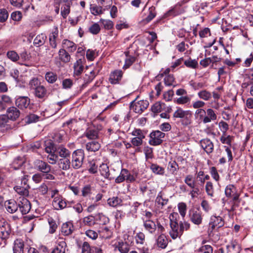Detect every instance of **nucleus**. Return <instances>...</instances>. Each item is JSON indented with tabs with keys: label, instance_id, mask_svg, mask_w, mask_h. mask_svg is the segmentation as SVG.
Instances as JSON below:
<instances>
[{
	"label": "nucleus",
	"instance_id": "f257e3e1",
	"mask_svg": "<svg viewBox=\"0 0 253 253\" xmlns=\"http://www.w3.org/2000/svg\"><path fill=\"white\" fill-rule=\"evenodd\" d=\"M178 214L176 212H172L169 215L170 229L169 231L170 236L172 239L180 238L184 230H188L190 227V224L186 221H177Z\"/></svg>",
	"mask_w": 253,
	"mask_h": 253
},
{
	"label": "nucleus",
	"instance_id": "f03ea898",
	"mask_svg": "<svg viewBox=\"0 0 253 253\" xmlns=\"http://www.w3.org/2000/svg\"><path fill=\"white\" fill-rule=\"evenodd\" d=\"M173 117L181 119L182 124L184 126H188L191 123L192 113L190 110H183L181 108H178L174 112Z\"/></svg>",
	"mask_w": 253,
	"mask_h": 253
},
{
	"label": "nucleus",
	"instance_id": "7ed1b4c3",
	"mask_svg": "<svg viewBox=\"0 0 253 253\" xmlns=\"http://www.w3.org/2000/svg\"><path fill=\"white\" fill-rule=\"evenodd\" d=\"M84 159V151L77 149L74 151L72 156L71 166L74 169H79L83 165Z\"/></svg>",
	"mask_w": 253,
	"mask_h": 253
},
{
	"label": "nucleus",
	"instance_id": "20e7f679",
	"mask_svg": "<svg viewBox=\"0 0 253 253\" xmlns=\"http://www.w3.org/2000/svg\"><path fill=\"white\" fill-rule=\"evenodd\" d=\"M165 133L160 130H155L150 134L149 143L152 146L160 145L163 141Z\"/></svg>",
	"mask_w": 253,
	"mask_h": 253
},
{
	"label": "nucleus",
	"instance_id": "39448f33",
	"mask_svg": "<svg viewBox=\"0 0 253 253\" xmlns=\"http://www.w3.org/2000/svg\"><path fill=\"white\" fill-rule=\"evenodd\" d=\"M135 180V178L133 175L131 174L127 169H123L120 175L115 179V182L120 183L124 181H126L127 182H132Z\"/></svg>",
	"mask_w": 253,
	"mask_h": 253
},
{
	"label": "nucleus",
	"instance_id": "423d86ee",
	"mask_svg": "<svg viewBox=\"0 0 253 253\" xmlns=\"http://www.w3.org/2000/svg\"><path fill=\"white\" fill-rule=\"evenodd\" d=\"M224 224V222L222 217L219 216H212L211 218L209 223L208 230L212 232L213 230L222 227Z\"/></svg>",
	"mask_w": 253,
	"mask_h": 253
},
{
	"label": "nucleus",
	"instance_id": "0eeeda50",
	"mask_svg": "<svg viewBox=\"0 0 253 253\" xmlns=\"http://www.w3.org/2000/svg\"><path fill=\"white\" fill-rule=\"evenodd\" d=\"M85 60L84 57L78 59L73 64V76H80L84 70Z\"/></svg>",
	"mask_w": 253,
	"mask_h": 253
},
{
	"label": "nucleus",
	"instance_id": "6e6552de",
	"mask_svg": "<svg viewBox=\"0 0 253 253\" xmlns=\"http://www.w3.org/2000/svg\"><path fill=\"white\" fill-rule=\"evenodd\" d=\"M11 232L10 225L4 219H0V237L3 240L7 239Z\"/></svg>",
	"mask_w": 253,
	"mask_h": 253
},
{
	"label": "nucleus",
	"instance_id": "1a4fd4ad",
	"mask_svg": "<svg viewBox=\"0 0 253 253\" xmlns=\"http://www.w3.org/2000/svg\"><path fill=\"white\" fill-rule=\"evenodd\" d=\"M56 3L60 4L61 14L65 19L70 11L71 0H56Z\"/></svg>",
	"mask_w": 253,
	"mask_h": 253
},
{
	"label": "nucleus",
	"instance_id": "9d476101",
	"mask_svg": "<svg viewBox=\"0 0 253 253\" xmlns=\"http://www.w3.org/2000/svg\"><path fill=\"white\" fill-rule=\"evenodd\" d=\"M189 216L190 221L194 224L199 225L202 223V213L199 210H193L190 211Z\"/></svg>",
	"mask_w": 253,
	"mask_h": 253
},
{
	"label": "nucleus",
	"instance_id": "9b49d317",
	"mask_svg": "<svg viewBox=\"0 0 253 253\" xmlns=\"http://www.w3.org/2000/svg\"><path fill=\"white\" fill-rule=\"evenodd\" d=\"M225 194L226 197L232 198L233 201L236 202L239 199V194L237 192L236 188L232 184H229L226 187Z\"/></svg>",
	"mask_w": 253,
	"mask_h": 253
},
{
	"label": "nucleus",
	"instance_id": "f8f14e48",
	"mask_svg": "<svg viewBox=\"0 0 253 253\" xmlns=\"http://www.w3.org/2000/svg\"><path fill=\"white\" fill-rule=\"evenodd\" d=\"M18 205L22 214H26L30 211L31 204L30 202L24 197L19 198Z\"/></svg>",
	"mask_w": 253,
	"mask_h": 253
},
{
	"label": "nucleus",
	"instance_id": "ddd939ff",
	"mask_svg": "<svg viewBox=\"0 0 253 253\" xmlns=\"http://www.w3.org/2000/svg\"><path fill=\"white\" fill-rule=\"evenodd\" d=\"M149 106V102L147 100H139L134 103L132 106V109L136 113L141 114Z\"/></svg>",
	"mask_w": 253,
	"mask_h": 253
},
{
	"label": "nucleus",
	"instance_id": "4468645a",
	"mask_svg": "<svg viewBox=\"0 0 253 253\" xmlns=\"http://www.w3.org/2000/svg\"><path fill=\"white\" fill-rule=\"evenodd\" d=\"M34 164L36 168L42 173L49 172L51 170V166L42 160H36Z\"/></svg>",
	"mask_w": 253,
	"mask_h": 253
},
{
	"label": "nucleus",
	"instance_id": "2eb2a0df",
	"mask_svg": "<svg viewBox=\"0 0 253 253\" xmlns=\"http://www.w3.org/2000/svg\"><path fill=\"white\" fill-rule=\"evenodd\" d=\"M202 148L208 154H210L213 152L214 145L212 142L209 138H204L200 141Z\"/></svg>",
	"mask_w": 253,
	"mask_h": 253
},
{
	"label": "nucleus",
	"instance_id": "dca6fc26",
	"mask_svg": "<svg viewBox=\"0 0 253 253\" xmlns=\"http://www.w3.org/2000/svg\"><path fill=\"white\" fill-rule=\"evenodd\" d=\"M58 38V30L57 27L54 28L49 35L50 46L53 49L57 47V41Z\"/></svg>",
	"mask_w": 253,
	"mask_h": 253
},
{
	"label": "nucleus",
	"instance_id": "f3484780",
	"mask_svg": "<svg viewBox=\"0 0 253 253\" xmlns=\"http://www.w3.org/2000/svg\"><path fill=\"white\" fill-rule=\"evenodd\" d=\"M169 199L167 198L165 194L162 191H160L157 195L155 203L159 208L163 209V207L167 205Z\"/></svg>",
	"mask_w": 253,
	"mask_h": 253
},
{
	"label": "nucleus",
	"instance_id": "a211bd4d",
	"mask_svg": "<svg viewBox=\"0 0 253 253\" xmlns=\"http://www.w3.org/2000/svg\"><path fill=\"white\" fill-rule=\"evenodd\" d=\"M123 73L121 70H116L112 72L109 77V82L111 84H118L121 81Z\"/></svg>",
	"mask_w": 253,
	"mask_h": 253
},
{
	"label": "nucleus",
	"instance_id": "6ab92c4d",
	"mask_svg": "<svg viewBox=\"0 0 253 253\" xmlns=\"http://www.w3.org/2000/svg\"><path fill=\"white\" fill-rule=\"evenodd\" d=\"M30 103V99L26 96H19L15 100L16 105L20 109L27 108Z\"/></svg>",
	"mask_w": 253,
	"mask_h": 253
},
{
	"label": "nucleus",
	"instance_id": "aec40b11",
	"mask_svg": "<svg viewBox=\"0 0 253 253\" xmlns=\"http://www.w3.org/2000/svg\"><path fill=\"white\" fill-rule=\"evenodd\" d=\"M99 129L94 126L87 128L84 132V135L89 139H95L98 137Z\"/></svg>",
	"mask_w": 253,
	"mask_h": 253
},
{
	"label": "nucleus",
	"instance_id": "412c9836",
	"mask_svg": "<svg viewBox=\"0 0 253 253\" xmlns=\"http://www.w3.org/2000/svg\"><path fill=\"white\" fill-rule=\"evenodd\" d=\"M123 199L120 196H113L107 200L108 205L113 208L123 206Z\"/></svg>",
	"mask_w": 253,
	"mask_h": 253
},
{
	"label": "nucleus",
	"instance_id": "4be33fe9",
	"mask_svg": "<svg viewBox=\"0 0 253 253\" xmlns=\"http://www.w3.org/2000/svg\"><path fill=\"white\" fill-rule=\"evenodd\" d=\"M206 115L204 117V124H207L214 121L217 119V115L215 112L212 109L209 108L206 111Z\"/></svg>",
	"mask_w": 253,
	"mask_h": 253
},
{
	"label": "nucleus",
	"instance_id": "5701e85b",
	"mask_svg": "<svg viewBox=\"0 0 253 253\" xmlns=\"http://www.w3.org/2000/svg\"><path fill=\"white\" fill-rule=\"evenodd\" d=\"M227 253H240L241 249L239 244L236 241H231L226 246Z\"/></svg>",
	"mask_w": 253,
	"mask_h": 253
},
{
	"label": "nucleus",
	"instance_id": "b1692460",
	"mask_svg": "<svg viewBox=\"0 0 253 253\" xmlns=\"http://www.w3.org/2000/svg\"><path fill=\"white\" fill-rule=\"evenodd\" d=\"M35 95L40 99L46 98L48 96V93L46 88L42 85L36 87L34 89Z\"/></svg>",
	"mask_w": 253,
	"mask_h": 253
},
{
	"label": "nucleus",
	"instance_id": "393cba45",
	"mask_svg": "<svg viewBox=\"0 0 253 253\" xmlns=\"http://www.w3.org/2000/svg\"><path fill=\"white\" fill-rule=\"evenodd\" d=\"M24 243L21 239H16L13 243V253H24Z\"/></svg>",
	"mask_w": 253,
	"mask_h": 253
},
{
	"label": "nucleus",
	"instance_id": "a878e982",
	"mask_svg": "<svg viewBox=\"0 0 253 253\" xmlns=\"http://www.w3.org/2000/svg\"><path fill=\"white\" fill-rule=\"evenodd\" d=\"M4 205L7 211L11 213L16 212L18 208V204L14 200L6 201Z\"/></svg>",
	"mask_w": 253,
	"mask_h": 253
},
{
	"label": "nucleus",
	"instance_id": "bb28decb",
	"mask_svg": "<svg viewBox=\"0 0 253 253\" xmlns=\"http://www.w3.org/2000/svg\"><path fill=\"white\" fill-rule=\"evenodd\" d=\"M20 111L15 107H9L7 110V115L9 119L16 120L20 116Z\"/></svg>",
	"mask_w": 253,
	"mask_h": 253
},
{
	"label": "nucleus",
	"instance_id": "cd10ccee",
	"mask_svg": "<svg viewBox=\"0 0 253 253\" xmlns=\"http://www.w3.org/2000/svg\"><path fill=\"white\" fill-rule=\"evenodd\" d=\"M62 47V49H66L70 52H74L77 49L76 44L74 42L66 39L63 41Z\"/></svg>",
	"mask_w": 253,
	"mask_h": 253
},
{
	"label": "nucleus",
	"instance_id": "c85d7f7f",
	"mask_svg": "<svg viewBox=\"0 0 253 253\" xmlns=\"http://www.w3.org/2000/svg\"><path fill=\"white\" fill-rule=\"evenodd\" d=\"M74 227L71 222H68L63 223L61 227V233L65 236L70 235L73 231Z\"/></svg>",
	"mask_w": 253,
	"mask_h": 253
},
{
	"label": "nucleus",
	"instance_id": "c756f323",
	"mask_svg": "<svg viewBox=\"0 0 253 253\" xmlns=\"http://www.w3.org/2000/svg\"><path fill=\"white\" fill-rule=\"evenodd\" d=\"M47 39L45 34L42 33L38 35L34 40L33 43L37 47L42 45L45 42Z\"/></svg>",
	"mask_w": 253,
	"mask_h": 253
},
{
	"label": "nucleus",
	"instance_id": "7c9ffc66",
	"mask_svg": "<svg viewBox=\"0 0 253 253\" xmlns=\"http://www.w3.org/2000/svg\"><path fill=\"white\" fill-rule=\"evenodd\" d=\"M168 244L167 237L164 234H161L157 238V244L159 248L165 249Z\"/></svg>",
	"mask_w": 253,
	"mask_h": 253
},
{
	"label": "nucleus",
	"instance_id": "2f4dec72",
	"mask_svg": "<svg viewBox=\"0 0 253 253\" xmlns=\"http://www.w3.org/2000/svg\"><path fill=\"white\" fill-rule=\"evenodd\" d=\"M29 186H20L16 185L14 187V189L18 194L22 196H27L29 195Z\"/></svg>",
	"mask_w": 253,
	"mask_h": 253
},
{
	"label": "nucleus",
	"instance_id": "473e14b6",
	"mask_svg": "<svg viewBox=\"0 0 253 253\" xmlns=\"http://www.w3.org/2000/svg\"><path fill=\"white\" fill-rule=\"evenodd\" d=\"M59 168L64 170H67L70 168L71 162L69 158H61L58 163Z\"/></svg>",
	"mask_w": 253,
	"mask_h": 253
},
{
	"label": "nucleus",
	"instance_id": "72a5a7b5",
	"mask_svg": "<svg viewBox=\"0 0 253 253\" xmlns=\"http://www.w3.org/2000/svg\"><path fill=\"white\" fill-rule=\"evenodd\" d=\"M205 191L208 196L212 198L214 196V188L213 183L211 181H208L206 183L205 187Z\"/></svg>",
	"mask_w": 253,
	"mask_h": 253
},
{
	"label": "nucleus",
	"instance_id": "f704fd0d",
	"mask_svg": "<svg viewBox=\"0 0 253 253\" xmlns=\"http://www.w3.org/2000/svg\"><path fill=\"white\" fill-rule=\"evenodd\" d=\"M67 245L65 240L63 238H59L56 242V245L54 248L61 252L65 253Z\"/></svg>",
	"mask_w": 253,
	"mask_h": 253
},
{
	"label": "nucleus",
	"instance_id": "c9c22d12",
	"mask_svg": "<svg viewBox=\"0 0 253 253\" xmlns=\"http://www.w3.org/2000/svg\"><path fill=\"white\" fill-rule=\"evenodd\" d=\"M60 59L64 63L70 61L71 56L64 49H60L58 52Z\"/></svg>",
	"mask_w": 253,
	"mask_h": 253
},
{
	"label": "nucleus",
	"instance_id": "e433bc0d",
	"mask_svg": "<svg viewBox=\"0 0 253 253\" xmlns=\"http://www.w3.org/2000/svg\"><path fill=\"white\" fill-rule=\"evenodd\" d=\"M100 148V144L97 141H91L86 144V148L88 151L96 152Z\"/></svg>",
	"mask_w": 253,
	"mask_h": 253
},
{
	"label": "nucleus",
	"instance_id": "4c0bfd02",
	"mask_svg": "<svg viewBox=\"0 0 253 253\" xmlns=\"http://www.w3.org/2000/svg\"><path fill=\"white\" fill-rule=\"evenodd\" d=\"M144 226L146 230L151 233H153L156 229V224L151 220H148L144 222Z\"/></svg>",
	"mask_w": 253,
	"mask_h": 253
},
{
	"label": "nucleus",
	"instance_id": "58836bf2",
	"mask_svg": "<svg viewBox=\"0 0 253 253\" xmlns=\"http://www.w3.org/2000/svg\"><path fill=\"white\" fill-rule=\"evenodd\" d=\"M197 178L200 182L201 185H203L206 180H209L210 179V176L208 174H205L204 171L200 170L197 172Z\"/></svg>",
	"mask_w": 253,
	"mask_h": 253
},
{
	"label": "nucleus",
	"instance_id": "ea45409f",
	"mask_svg": "<svg viewBox=\"0 0 253 253\" xmlns=\"http://www.w3.org/2000/svg\"><path fill=\"white\" fill-rule=\"evenodd\" d=\"M99 171L102 176L105 178H108L110 175L109 167L106 164L102 163L100 165Z\"/></svg>",
	"mask_w": 253,
	"mask_h": 253
},
{
	"label": "nucleus",
	"instance_id": "a19ab883",
	"mask_svg": "<svg viewBox=\"0 0 253 253\" xmlns=\"http://www.w3.org/2000/svg\"><path fill=\"white\" fill-rule=\"evenodd\" d=\"M45 80L50 84L55 83L57 79V76L52 72H48L45 75Z\"/></svg>",
	"mask_w": 253,
	"mask_h": 253
},
{
	"label": "nucleus",
	"instance_id": "79ce46f5",
	"mask_svg": "<svg viewBox=\"0 0 253 253\" xmlns=\"http://www.w3.org/2000/svg\"><path fill=\"white\" fill-rule=\"evenodd\" d=\"M152 171L156 174L163 175L165 173V169L155 164H152L150 166Z\"/></svg>",
	"mask_w": 253,
	"mask_h": 253
},
{
	"label": "nucleus",
	"instance_id": "37998d69",
	"mask_svg": "<svg viewBox=\"0 0 253 253\" xmlns=\"http://www.w3.org/2000/svg\"><path fill=\"white\" fill-rule=\"evenodd\" d=\"M198 97L205 101L209 100L211 98V94L207 90H202L198 93Z\"/></svg>",
	"mask_w": 253,
	"mask_h": 253
},
{
	"label": "nucleus",
	"instance_id": "c03bdc74",
	"mask_svg": "<svg viewBox=\"0 0 253 253\" xmlns=\"http://www.w3.org/2000/svg\"><path fill=\"white\" fill-rule=\"evenodd\" d=\"M233 136L227 135L226 133H222L220 138V140L223 144H226L231 146Z\"/></svg>",
	"mask_w": 253,
	"mask_h": 253
},
{
	"label": "nucleus",
	"instance_id": "a18cd8bd",
	"mask_svg": "<svg viewBox=\"0 0 253 253\" xmlns=\"http://www.w3.org/2000/svg\"><path fill=\"white\" fill-rule=\"evenodd\" d=\"M96 74L94 71L90 72L88 74H85L83 77L84 84H87L92 82Z\"/></svg>",
	"mask_w": 253,
	"mask_h": 253
},
{
	"label": "nucleus",
	"instance_id": "49530a36",
	"mask_svg": "<svg viewBox=\"0 0 253 253\" xmlns=\"http://www.w3.org/2000/svg\"><path fill=\"white\" fill-rule=\"evenodd\" d=\"M117 248L121 253H127L129 250L128 244L124 242H119Z\"/></svg>",
	"mask_w": 253,
	"mask_h": 253
},
{
	"label": "nucleus",
	"instance_id": "de8ad7c7",
	"mask_svg": "<svg viewBox=\"0 0 253 253\" xmlns=\"http://www.w3.org/2000/svg\"><path fill=\"white\" fill-rule=\"evenodd\" d=\"M184 182L190 188H194V185L196 184L195 179L194 178L193 176L191 174L187 175L185 176L184 179Z\"/></svg>",
	"mask_w": 253,
	"mask_h": 253
},
{
	"label": "nucleus",
	"instance_id": "09e8293b",
	"mask_svg": "<svg viewBox=\"0 0 253 253\" xmlns=\"http://www.w3.org/2000/svg\"><path fill=\"white\" fill-rule=\"evenodd\" d=\"M83 222L84 225L89 226H92L95 223L94 217L92 215L84 217L83 219Z\"/></svg>",
	"mask_w": 253,
	"mask_h": 253
},
{
	"label": "nucleus",
	"instance_id": "8fccbe9b",
	"mask_svg": "<svg viewBox=\"0 0 253 253\" xmlns=\"http://www.w3.org/2000/svg\"><path fill=\"white\" fill-rule=\"evenodd\" d=\"M156 13L155 11V8L153 6H152L149 8V14L145 18L144 21L146 23H148L156 16Z\"/></svg>",
	"mask_w": 253,
	"mask_h": 253
},
{
	"label": "nucleus",
	"instance_id": "3c124183",
	"mask_svg": "<svg viewBox=\"0 0 253 253\" xmlns=\"http://www.w3.org/2000/svg\"><path fill=\"white\" fill-rule=\"evenodd\" d=\"M165 84L167 86H175L174 84L175 83V79L173 75H168L166 76L164 78Z\"/></svg>",
	"mask_w": 253,
	"mask_h": 253
},
{
	"label": "nucleus",
	"instance_id": "603ef678",
	"mask_svg": "<svg viewBox=\"0 0 253 253\" xmlns=\"http://www.w3.org/2000/svg\"><path fill=\"white\" fill-rule=\"evenodd\" d=\"M191 100L190 97H188V96H181L178 98H177L176 100H175L174 102L178 104H188L190 103Z\"/></svg>",
	"mask_w": 253,
	"mask_h": 253
},
{
	"label": "nucleus",
	"instance_id": "864d4df0",
	"mask_svg": "<svg viewBox=\"0 0 253 253\" xmlns=\"http://www.w3.org/2000/svg\"><path fill=\"white\" fill-rule=\"evenodd\" d=\"M127 54L128 53L126 52V55L127 58L125 60V64L123 67L124 69H127L129 67L135 60V58L134 56H128Z\"/></svg>",
	"mask_w": 253,
	"mask_h": 253
},
{
	"label": "nucleus",
	"instance_id": "5fc2aeb1",
	"mask_svg": "<svg viewBox=\"0 0 253 253\" xmlns=\"http://www.w3.org/2000/svg\"><path fill=\"white\" fill-rule=\"evenodd\" d=\"M58 154L62 158H68L70 157V152L65 147H60L58 148Z\"/></svg>",
	"mask_w": 253,
	"mask_h": 253
},
{
	"label": "nucleus",
	"instance_id": "6e6d98bb",
	"mask_svg": "<svg viewBox=\"0 0 253 253\" xmlns=\"http://www.w3.org/2000/svg\"><path fill=\"white\" fill-rule=\"evenodd\" d=\"M45 146V151L47 153H48V154L55 153L56 148L52 142L50 141L46 142Z\"/></svg>",
	"mask_w": 253,
	"mask_h": 253
},
{
	"label": "nucleus",
	"instance_id": "4d7b16f0",
	"mask_svg": "<svg viewBox=\"0 0 253 253\" xmlns=\"http://www.w3.org/2000/svg\"><path fill=\"white\" fill-rule=\"evenodd\" d=\"M206 110L203 109H197L195 111V117L204 123V117L206 115Z\"/></svg>",
	"mask_w": 253,
	"mask_h": 253
},
{
	"label": "nucleus",
	"instance_id": "13d9d810",
	"mask_svg": "<svg viewBox=\"0 0 253 253\" xmlns=\"http://www.w3.org/2000/svg\"><path fill=\"white\" fill-rule=\"evenodd\" d=\"M184 65L187 67L195 69L198 66V62L195 59H189L184 62Z\"/></svg>",
	"mask_w": 253,
	"mask_h": 253
},
{
	"label": "nucleus",
	"instance_id": "bf43d9fd",
	"mask_svg": "<svg viewBox=\"0 0 253 253\" xmlns=\"http://www.w3.org/2000/svg\"><path fill=\"white\" fill-rule=\"evenodd\" d=\"M168 169L171 173H174L178 169V165L175 161H172L169 162Z\"/></svg>",
	"mask_w": 253,
	"mask_h": 253
},
{
	"label": "nucleus",
	"instance_id": "052dcab7",
	"mask_svg": "<svg viewBox=\"0 0 253 253\" xmlns=\"http://www.w3.org/2000/svg\"><path fill=\"white\" fill-rule=\"evenodd\" d=\"M98 165L94 160L89 162L88 171L90 173L94 174L97 172Z\"/></svg>",
	"mask_w": 253,
	"mask_h": 253
},
{
	"label": "nucleus",
	"instance_id": "680f3d73",
	"mask_svg": "<svg viewBox=\"0 0 253 253\" xmlns=\"http://www.w3.org/2000/svg\"><path fill=\"white\" fill-rule=\"evenodd\" d=\"M7 57L13 62L17 61L19 59V56L14 51H9L7 53Z\"/></svg>",
	"mask_w": 253,
	"mask_h": 253
},
{
	"label": "nucleus",
	"instance_id": "e2e57ef3",
	"mask_svg": "<svg viewBox=\"0 0 253 253\" xmlns=\"http://www.w3.org/2000/svg\"><path fill=\"white\" fill-rule=\"evenodd\" d=\"M92 187L90 185H85L82 190V195L83 197H87L91 193Z\"/></svg>",
	"mask_w": 253,
	"mask_h": 253
},
{
	"label": "nucleus",
	"instance_id": "0e129e2a",
	"mask_svg": "<svg viewBox=\"0 0 253 253\" xmlns=\"http://www.w3.org/2000/svg\"><path fill=\"white\" fill-rule=\"evenodd\" d=\"M178 209L180 215L182 217L185 216L187 210V206L186 204L184 203H179L178 205Z\"/></svg>",
	"mask_w": 253,
	"mask_h": 253
},
{
	"label": "nucleus",
	"instance_id": "69168bd1",
	"mask_svg": "<svg viewBox=\"0 0 253 253\" xmlns=\"http://www.w3.org/2000/svg\"><path fill=\"white\" fill-rule=\"evenodd\" d=\"M199 252L200 253H212V248L210 245H204L202 246L199 249Z\"/></svg>",
	"mask_w": 253,
	"mask_h": 253
},
{
	"label": "nucleus",
	"instance_id": "338daca9",
	"mask_svg": "<svg viewBox=\"0 0 253 253\" xmlns=\"http://www.w3.org/2000/svg\"><path fill=\"white\" fill-rule=\"evenodd\" d=\"M100 31V28L98 24L94 23L89 28V31L92 34L96 35Z\"/></svg>",
	"mask_w": 253,
	"mask_h": 253
},
{
	"label": "nucleus",
	"instance_id": "774afa93",
	"mask_svg": "<svg viewBox=\"0 0 253 253\" xmlns=\"http://www.w3.org/2000/svg\"><path fill=\"white\" fill-rule=\"evenodd\" d=\"M93 248H91L87 242H84L82 245V253H91V251Z\"/></svg>",
	"mask_w": 253,
	"mask_h": 253
}]
</instances>
